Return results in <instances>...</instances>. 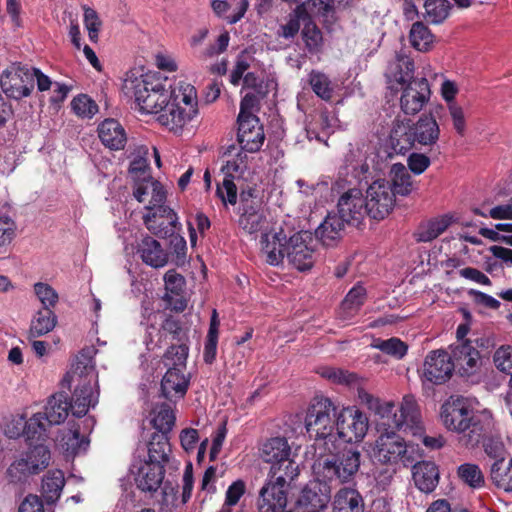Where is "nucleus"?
Segmentation results:
<instances>
[{"mask_svg": "<svg viewBox=\"0 0 512 512\" xmlns=\"http://www.w3.org/2000/svg\"><path fill=\"white\" fill-rule=\"evenodd\" d=\"M167 80L154 74L127 78L123 84L126 96L134 99L136 108L143 114H159L157 120L175 134L197 113V94L195 88L179 81L174 86Z\"/></svg>", "mask_w": 512, "mask_h": 512, "instance_id": "f257e3e1", "label": "nucleus"}, {"mask_svg": "<svg viewBox=\"0 0 512 512\" xmlns=\"http://www.w3.org/2000/svg\"><path fill=\"white\" fill-rule=\"evenodd\" d=\"M92 353V349H83L62 380L63 387L73 389L71 401H68V396L64 392L55 393L48 399L44 413L49 424H61L69 411L76 417H82L90 407L97 404L98 375Z\"/></svg>", "mask_w": 512, "mask_h": 512, "instance_id": "f03ea898", "label": "nucleus"}, {"mask_svg": "<svg viewBox=\"0 0 512 512\" xmlns=\"http://www.w3.org/2000/svg\"><path fill=\"white\" fill-rule=\"evenodd\" d=\"M440 418L449 431L459 435V443L474 448L491 433L492 417L488 413H476L468 400L460 396L449 397L441 406Z\"/></svg>", "mask_w": 512, "mask_h": 512, "instance_id": "7ed1b4c3", "label": "nucleus"}, {"mask_svg": "<svg viewBox=\"0 0 512 512\" xmlns=\"http://www.w3.org/2000/svg\"><path fill=\"white\" fill-rule=\"evenodd\" d=\"M261 458L271 464L265 483L280 482L284 488L299 475V465L291 458V447L284 437L268 439L261 448Z\"/></svg>", "mask_w": 512, "mask_h": 512, "instance_id": "20e7f679", "label": "nucleus"}, {"mask_svg": "<svg viewBox=\"0 0 512 512\" xmlns=\"http://www.w3.org/2000/svg\"><path fill=\"white\" fill-rule=\"evenodd\" d=\"M378 432L379 435L367 450L374 463L393 465L400 461L405 466L412 464L407 444L394 429H379Z\"/></svg>", "mask_w": 512, "mask_h": 512, "instance_id": "39448f33", "label": "nucleus"}, {"mask_svg": "<svg viewBox=\"0 0 512 512\" xmlns=\"http://www.w3.org/2000/svg\"><path fill=\"white\" fill-rule=\"evenodd\" d=\"M360 457V452L357 450H345L338 455L319 459L313 469L324 480L348 483L354 479L359 470Z\"/></svg>", "mask_w": 512, "mask_h": 512, "instance_id": "423d86ee", "label": "nucleus"}, {"mask_svg": "<svg viewBox=\"0 0 512 512\" xmlns=\"http://www.w3.org/2000/svg\"><path fill=\"white\" fill-rule=\"evenodd\" d=\"M401 136H406L409 145L418 144L424 147H433L437 144L440 137V127L432 115H422L412 126L407 127L403 123H397L391 131V139L395 147L399 150L406 149L401 145Z\"/></svg>", "mask_w": 512, "mask_h": 512, "instance_id": "0eeeda50", "label": "nucleus"}, {"mask_svg": "<svg viewBox=\"0 0 512 512\" xmlns=\"http://www.w3.org/2000/svg\"><path fill=\"white\" fill-rule=\"evenodd\" d=\"M336 407L329 398H314L305 417V428L311 438L333 437Z\"/></svg>", "mask_w": 512, "mask_h": 512, "instance_id": "6e6552de", "label": "nucleus"}, {"mask_svg": "<svg viewBox=\"0 0 512 512\" xmlns=\"http://www.w3.org/2000/svg\"><path fill=\"white\" fill-rule=\"evenodd\" d=\"M454 371L451 355L444 350L430 351L420 370V379L424 389L446 383Z\"/></svg>", "mask_w": 512, "mask_h": 512, "instance_id": "1a4fd4ad", "label": "nucleus"}, {"mask_svg": "<svg viewBox=\"0 0 512 512\" xmlns=\"http://www.w3.org/2000/svg\"><path fill=\"white\" fill-rule=\"evenodd\" d=\"M51 453L43 444L35 445L16 459L8 468V475L14 482L24 481L30 475L38 474L50 462Z\"/></svg>", "mask_w": 512, "mask_h": 512, "instance_id": "9d476101", "label": "nucleus"}, {"mask_svg": "<svg viewBox=\"0 0 512 512\" xmlns=\"http://www.w3.org/2000/svg\"><path fill=\"white\" fill-rule=\"evenodd\" d=\"M35 73L31 67L13 64L0 77L2 91L10 98L19 100L27 97L34 89Z\"/></svg>", "mask_w": 512, "mask_h": 512, "instance_id": "9b49d317", "label": "nucleus"}, {"mask_svg": "<svg viewBox=\"0 0 512 512\" xmlns=\"http://www.w3.org/2000/svg\"><path fill=\"white\" fill-rule=\"evenodd\" d=\"M365 201L371 218L382 220L388 216L395 206V193L390 182L385 179L372 182L366 190Z\"/></svg>", "mask_w": 512, "mask_h": 512, "instance_id": "f8f14e48", "label": "nucleus"}, {"mask_svg": "<svg viewBox=\"0 0 512 512\" xmlns=\"http://www.w3.org/2000/svg\"><path fill=\"white\" fill-rule=\"evenodd\" d=\"M313 238L307 231H301L292 235L285 245V253L288 262L299 271L312 268L315 256Z\"/></svg>", "mask_w": 512, "mask_h": 512, "instance_id": "ddd939ff", "label": "nucleus"}, {"mask_svg": "<svg viewBox=\"0 0 512 512\" xmlns=\"http://www.w3.org/2000/svg\"><path fill=\"white\" fill-rule=\"evenodd\" d=\"M337 434L346 443L358 442L368 431V418L353 408L343 409L336 420Z\"/></svg>", "mask_w": 512, "mask_h": 512, "instance_id": "4468645a", "label": "nucleus"}, {"mask_svg": "<svg viewBox=\"0 0 512 512\" xmlns=\"http://www.w3.org/2000/svg\"><path fill=\"white\" fill-rule=\"evenodd\" d=\"M338 216L345 222L358 226L366 215L368 207L362 191L358 188H350L344 192L338 200Z\"/></svg>", "mask_w": 512, "mask_h": 512, "instance_id": "2eb2a0df", "label": "nucleus"}, {"mask_svg": "<svg viewBox=\"0 0 512 512\" xmlns=\"http://www.w3.org/2000/svg\"><path fill=\"white\" fill-rule=\"evenodd\" d=\"M401 90L400 107L406 115H415L420 112L429 101L431 95L426 78L410 81Z\"/></svg>", "mask_w": 512, "mask_h": 512, "instance_id": "dca6fc26", "label": "nucleus"}, {"mask_svg": "<svg viewBox=\"0 0 512 512\" xmlns=\"http://www.w3.org/2000/svg\"><path fill=\"white\" fill-rule=\"evenodd\" d=\"M394 428L409 431L412 435H422L423 422L419 406L414 396L405 395L394 414Z\"/></svg>", "mask_w": 512, "mask_h": 512, "instance_id": "f3484780", "label": "nucleus"}, {"mask_svg": "<svg viewBox=\"0 0 512 512\" xmlns=\"http://www.w3.org/2000/svg\"><path fill=\"white\" fill-rule=\"evenodd\" d=\"M330 489L321 481L309 482L297 500L299 512H322L330 502Z\"/></svg>", "mask_w": 512, "mask_h": 512, "instance_id": "a211bd4d", "label": "nucleus"}, {"mask_svg": "<svg viewBox=\"0 0 512 512\" xmlns=\"http://www.w3.org/2000/svg\"><path fill=\"white\" fill-rule=\"evenodd\" d=\"M237 140L244 151L255 153L261 149L265 134L258 117L238 120Z\"/></svg>", "mask_w": 512, "mask_h": 512, "instance_id": "6ab92c4d", "label": "nucleus"}, {"mask_svg": "<svg viewBox=\"0 0 512 512\" xmlns=\"http://www.w3.org/2000/svg\"><path fill=\"white\" fill-rule=\"evenodd\" d=\"M287 487L282 488L280 482L265 483L259 492V512H291L286 511Z\"/></svg>", "mask_w": 512, "mask_h": 512, "instance_id": "aec40b11", "label": "nucleus"}, {"mask_svg": "<svg viewBox=\"0 0 512 512\" xmlns=\"http://www.w3.org/2000/svg\"><path fill=\"white\" fill-rule=\"evenodd\" d=\"M165 296L167 304L176 312H182L187 307L183 293L186 285L185 278L175 270H169L164 275Z\"/></svg>", "mask_w": 512, "mask_h": 512, "instance_id": "412c9836", "label": "nucleus"}, {"mask_svg": "<svg viewBox=\"0 0 512 512\" xmlns=\"http://www.w3.org/2000/svg\"><path fill=\"white\" fill-rule=\"evenodd\" d=\"M287 241L282 232L262 234L261 255L268 264L277 266L282 263L284 257H286L285 245Z\"/></svg>", "mask_w": 512, "mask_h": 512, "instance_id": "4be33fe9", "label": "nucleus"}, {"mask_svg": "<svg viewBox=\"0 0 512 512\" xmlns=\"http://www.w3.org/2000/svg\"><path fill=\"white\" fill-rule=\"evenodd\" d=\"M413 72V61L407 56L397 55L395 61L389 64L386 72L390 88L398 89L396 85L400 86V89L405 87L410 81L415 80L413 78Z\"/></svg>", "mask_w": 512, "mask_h": 512, "instance_id": "5701e85b", "label": "nucleus"}, {"mask_svg": "<svg viewBox=\"0 0 512 512\" xmlns=\"http://www.w3.org/2000/svg\"><path fill=\"white\" fill-rule=\"evenodd\" d=\"M189 378L184 370L169 367L161 381L162 395L172 400L173 398H182L188 389Z\"/></svg>", "mask_w": 512, "mask_h": 512, "instance_id": "b1692460", "label": "nucleus"}, {"mask_svg": "<svg viewBox=\"0 0 512 512\" xmlns=\"http://www.w3.org/2000/svg\"><path fill=\"white\" fill-rule=\"evenodd\" d=\"M236 158L228 160L223 166L222 171L226 177L223 179L221 185L217 186V195L222 199L224 203L234 205L237 201V188L232 178L235 175H241L247 169V167H241Z\"/></svg>", "mask_w": 512, "mask_h": 512, "instance_id": "393cba45", "label": "nucleus"}, {"mask_svg": "<svg viewBox=\"0 0 512 512\" xmlns=\"http://www.w3.org/2000/svg\"><path fill=\"white\" fill-rule=\"evenodd\" d=\"M164 466L144 461L137 468L135 482L142 491H156L162 483Z\"/></svg>", "mask_w": 512, "mask_h": 512, "instance_id": "a878e982", "label": "nucleus"}, {"mask_svg": "<svg viewBox=\"0 0 512 512\" xmlns=\"http://www.w3.org/2000/svg\"><path fill=\"white\" fill-rule=\"evenodd\" d=\"M137 253L145 264L153 268L164 267L168 262V254L151 236L141 239L137 246Z\"/></svg>", "mask_w": 512, "mask_h": 512, "instance_id": "bb28decb", "label": "nucleus"}, {"mask_svg": "<svg viewBox=\"0 0 512 512\" xmlns=\"http://www.w3.org/2000/svg\"><path fill=\"white\" fill-rule=\"evenodd\" d=\"M98 135L104 146L111 150L123 149L127 137L122 125L115 119H106L98 127Z\"/></svg>", "mask_w": 512, "mask_h": 512, "instance_id": "cd10ccee", "label": "nucleus"}, {"mask_svg": "<svg viewBox=\"0 0 512 512\" xmlns=\"http://www.w3.org/2000/svg\"><path fill=\"white\" fill-rule=\"evenodd\" d=\"M413 480L416 487L424 492H432L439 481V471L435 463L422 461L413 465Z\"/></svg>", "mask_w": 512, "mask_h": 512, "instance_id": "c85d7f7f", "label": "nucleus"}, {"mask_svg": "<svg viewBox=\"0 0 512 512\" xmlns=\"http://www.w3.org/2000/svg\"><path fill=\"white\" fill-rule=\"evenodd\" d=\"M345 222L337 214L329 213L316 229V237L324 246H334L342 237Z\"/></svg>", "mask_w": 512, "mask_h": 512, "instance_id": "c756f323", "label": "nucleus"}, {"mask_svg": "<svg viewBox=\"0 0 512 512\" xmlns=\"http://www.w3.org/2000/svg\"><path fill=\"white\" fill-rule=\"evenodd\" d=\"M366 158L364 146H351L345 155L344 165L341 167L340 174H351L354 178H360L369 171Z\"/></svg>", "mask_w": 512, "mask_h": 512, "instance_id": "7c9ffc66", "label": "nucleus"}, {"mask_svg": "<svg viewBox=\"0 0 512 512\" xmlns=\"http://www.w3.org/2000/svg\"><path fill=\"white\" fill-rule=\"evenodd\" d=\"M145 192H151V199L145 208H154L166 201V192L160 182L154 180L152 177L144 178L137 183L133 195L138 202H145Z\"/></svg>", "mask_w": 512, "mask_h": 512, "instance_id": "2f4dec72", "label": "nucleus"}, {"mask_svg": "<svg viewBox=\"0 0 512 512\" xmlns=\"http://www.w3.org/2000/svg\"><path fill=\"white\" fill-rule=\"evenodd\" d=\"M333 511L364 512V500L356 489L342 488L334 497Z\"/></svg>", "mask_w": 512, "mask_h": 512, "instance_id": "473e14b6", "label": "nucleus"}, {"mask_svg": "<svg viewBox=\"0 0 512 512\" xmlns=\"http://www.w3.org/2000/svg\"><path fill=\"white\" fill-rule=\"evenodd\" d=\"M267 224L263 212L253 205H246L239 217V226L250 235L257 234L258 232L264 233Z\"/></svg>", "mask_w": 512, "mask_h": 512, "instance_id": "72a5a7b5", "label": "nucleus"}, {"mask_svg": "<svg viewBox=\"0 0 512 512\" xmlns=\"http://www.w3.org/2000/svg\"><path fill=\"white\" fill-rule=\"evenodd\" d=\"M462 8L470 6V0H454ZM425 18L432 24L442 23L449 15L450 3L447 0H426Z\"/></svg>", "mask_w": 512, "mask_h": 512, "instance_id": "f704fd0d", "label": "nucleus"}, {"mask_svg": "<svg viewBox=\"0 0 512 512\" xmlns=\"http://www.w3.org/2000/svg\"><path fill=\"white\" fill-rule=\"evenodd\" d=\"M366 289L360 284H356L347 293L341 303L340 316L344 320H349L355 316L366 300Z\"/></svg>", "mask_w": 512, "mask_h": 512, "instance_id": "c9c22d12", "label": "nucleus"}, {"mask_svg": "<svg viewBox=\"0 0 512 512\" xmlns=\"http://www.w3.org/2000/svg\"><path fill=\"white\" fill-rule=\"evenodd\" d=\"M57 324V316L51 309L38 310L31 319L29 338H37L51 332Z\"/></svg>", "mask_w": 512, "mask_h": 512, "instance_id": "e433bc0d", "label": "nucleus"}, {"mask_svg": "<svg viewBox=\"0 0 512 512\" xmlns=\"http://www.w3.org/2000/svg\"><path fill=\"white\" fill-rule=\"evenodd\" d=\"M391 186L400 196H408L413 190V181L409 170L401 163H395L390 169Z\"/></svg>", "mask_w": 512, "mask_h": 512, "instance_id": "4c0bfd02", "label": "nucleus"}, {"mask_svg": "<svg viewBox=\"0 0 512 512\" xmlns=\"http://www.w3.org/2000/svg\"><path fill=\"white\" fill-rule=\"evenodd\" d=\"M65 485L64 473L61 470H51L42 480V493L48 503L59 499Z\"/></svg>", "mask_w": 512, "mask_h": 512, "instance_id": "58836bf2", "label": "nucleus"}, {"mask_svg": "<svg viewBox=\"0 0 512 512\" xmlns=\"http://www.w3.org/2000/svg\"><path fill=\"white\" fill-rule=\"evenodd\" d=\"M453 357L461 369L469 374L477 366L479 351L470 342L466 341L454 348Z\"/></svg>", "mask_w": 512, "mask_h": 512, "instance_id": "ea45409f", "label": "nucleus"}, {"mask_svg": "<svg viewBox=\"0 0 512 512\" xmlns=\"http://www.w3.org/2000/svg\"><path fill=\"white\" fill-rule=\"evenodd\" d=\"M170 445L168 436L165 434H153L148 443V461L163 465L168 461Z\"/></svg>", "mask_w": 512, "mask_h": 512, "instance_id": "a19ab883", "label": "nucleus"}, {"mask_svg": "<svg viewBox=\"0 0 512 512\" xmlns=\"http://www.w3.org/2000/svg\"><path fill=\"white\" fill-rule=\"evenodd\" d=\"M88 440L81 436L78 428L74 426L63 432L60 439V446L67 456H75L84 452L88 447Z\"/></svg>", "mask_w": 512, "mask_h": 512, "instance_id": "79ce46f5", "label": "nucleus"}, {"mask_svg": "<svg viewBox=\"0 0 512 512\" xmlns=\"http://www.w3.org/2000/svg\"><path fill=\"white\" fill-rule=\"evenodd\" d=\"M452 218L448 215L439 216L431 219L420 226L418 231V240L421 242H430L440 236L451 225Z\"/></svg>", "mask_w": 512, "mask_h": 512, "instance_id": "37998d69", "label": "nucleus"}, {"mask_svg": "<svg viewBox=\"0 0 512 512\" xmlns=\"http://www.w3.org/2000/svg\"><path fill=\"white\" fill-rule=\"evenodd\" d=\"M153 413L154 416L151 422L153 427L158 431L155 434L167 435L172 430L176 420L171 405L168 403H163L159 406H156Z\"/></svg>", "mask_w": 512, "mask_h": 512, "instance_id": "c03bdc74", "label": "nucleus"}, {"mask_svg": "<svg viewBox=\"0 0 512 512\" xmlns=\"http://www.w3.org/2000/svg\"><path fill=\"white\" fill-rule=\"evenodd\" d=\"M491 479L497 487L512 491V458L508 462L499 461L491 465Z\"/></svg>", "mask_w": 512, "mask_h": 512, "instance_id": "a18cd8bd", "label": "nucleus"}, {"mask_svg": "<svg viewBox=\"0 0 512 512\" xmlns=\"http://www.w3.org/2000/svg\"><path fill=\"white\" fill-rule=\"evenodd\" d=\"M27 419L25 413L11 414L5 417L1 427L3 433L10 439H17L24 435L26 437Z\"/></svg>", "mask_w": 512, "mask_h": 512, "instance_id": "49530a36", "label": "nucleus"}, {"mask_svg": "<svg viewBox=\"0 0 512 512\" xmlns=\"http://www.w3.org/2000/svg\"><path fill=\"white\" fill-rule=\"evenodd\" d=\"M371 346L396 359H402L408 351L407 344L396 337L385 340L381 338L374 339Z\"/></svg>", "mask_w": 512, "mask_h": 512, "instance_id": "de8ad7c7", "label": "nucleus"}, {"mask_svg": "<svg viewBox=\"0 0 512 512\" xmlns=\"http://www.w3.org/2000/svg\"><path fill=\"white\" fill-rule=\"evenodd\" d=\"M410 41L418 51H428L433 43V35L422 22H415L410 30Z\"/></svg>", "mask_w": 512, "mask_h": 512, "instance_id": "09e8293b", "label": "nucleus"}, {"mask_svg": "<svg viewBox=\"0 0 512 512\" xmlns=\"http://www.w3.org/2000/svg\"><path fill=\"white\" fill-rule=\"evenodd\" d=\"M459 479L473 489H479L484 486V476L478 465L464 463L457 469Z\"/></svg>", "mask_w": 512, "mask_h": 512, "instance_id": "8fccbe9b", "label": "nucleus"}, {"mask_svg": "<svg viewBox=\"0 0 512 512\" xmlns=\"http://www.w3.org/2000/svg\"><path fill=\"white\" fill-rule=\"evenodd\" d=\"M309 83L315 94L328 101L332 98L333 87L327 75L319 71H312L309 75Z\"/></svg>", "mask_w": 512, "mask_h": 512, "instance_id": "3c124183", "label": "nucleus"}, {"mask_svg": "<svg viewBox=\"0 0 512 512\" xmlns=\"http://www.w3.org/2000/svg\"><path fill=\"white\" fill-rule=\"evenodd\" d=\"M45 420V413H35L27 420L26 425V438L27 440H40L46 436L47 428L51 426Z\"/></svg>", "mask_w": 512, "mask_h": 512, "instance_id": "603ef678", "label": "nucleus"}, {"mask_svg": "<svg viewBox=\"0 0 512 512\" xmlns=\"http://www.w3.org/2000/svg\"><path fill=\"white\" fill-rule=\"evenodd\" d=\"M187 357L188 347L185 344L172 345L164 355V363L167 368L185 370Z\"/></svg>", "mask_w": 512, "mask_h": 512, "instance_id": "864d4df0", "label": "nucleus"}, {"mask_svg": "<svg viewBox=\"0 0 512 512\" xmlns=\"http://www.w3.org/2000/svg\"><path fill=\"white\" fill-rule=\"evenodd\" d=\"M153 217V215L143 216V222L151 233L159 237H167L174 234L178 224H170V219H158Z\"/></svg>", "mask_w": 512, "mask_h": 512, "instance_id": "5fc2aeb1", "label": "nucleus"}, {"mask_svg": "<svg viewBox=\"0 0 512 512\" xmlns=\"http://www.w3.org/2000/svg\"><path fill=\"white\" fill-rule=\"evenodd\" d=\"M71 107L74 113L82 118H91L98 111L97 104L87 95L75 97L71 102Z\"/></svg>", "mask_w": 512, "mask_h": 512, "instance_id": "6e6d98bb", "label": "nucleus"}, {"mask_svg": "<svg viewBox=\"0 0 512 512\" xmlns=\"http://www.w3.org/2000/svg\"><path fill=\"white\" fill-rule=\"evenodd\" d=\"M34 292L43 306L42 309L52 310L58 302V293L47 283H35Z\"/></svg>", "mask_w": 512, "mask_h": 512, "instance_id": "4d7b16f0", "label": "nucleus"}, {"mask_svg": "<svg viewBox=\"0 0 512 512\" xmlns=\"http://www.w3.org/2000/svg\"><path fill=\"white\" fill-rule=\"evenodd\" d=\"M84 11V25L88 32V37L91 42L96 43L99 38V31L102 26V22L98 16V13L88 7L83 6Z\"/></svg>", "mask_w": 512, "mask_h": 512, "instance_id": "13d9d810", "label": "nucleus"}, {"mask_svg": "<svg viewBox=\"0 0 512 512\" xmlns=\"http://www.w3.org/2000/svg\"><path fill=\"white\" fill-rule=\"evenodd\" d=\"M302 36L309 51L316 52L319 50L322 44V33L314 23L309 22L305 24Z\"/></svg>", "mask_w": 512, "mask_h": 512, "instance_id": "bf43d9fd", "label": "nucleus"}, {"mask_svg": "<svg viewBox=\"0 0 512 512\" xmlns=\"http://www.w3.org/2000/svg\"><path fill=\"white\" fill-rule=\"evenodd\" d=\"M260 97L255 92H248L242 98L240 103V112L237 120L248 119V117H257L254 112L258 110Z\"/></svg>", "mask_w": 512, "mask_h": 512, "instance_id": "052dcab7", "label": "nucleus"}, {"mask_svg": "<svg viewBox=\"0 0 512 512\" xmlns=\"http://www.w3.org/2000/svg\"><path fill=\"white\" fill-rule=\"evenodd\" d=\"M493 361L498 370L511 374L512 373V347L502 346L498 348L493 356Z\"/></svg>", "mask_w": 512, "mask_h": 512, "instance_id": "680f3d73", "label": "nucleus"}, {"mask_svg": "<svg viewBox=\"0 0 512 512\" xmlns=\"http://www.w3.org/2000/svg\"><path fill=\"white\" fill-rule=\"evenodd\" d=\"M245 491L246 484L243 480L238 479L234 481L226 491L225 502L222 508L231 509L232 506H235L239 502Z\"/></svg>", "mask_w": 512, "mask_h": 512, "instance_id": "e2e57ef3", "label": "nucleus"}, {"mask_svg": "<svg viewBox=\"0 0 512 512\" xmlns=\"http://www.w3.org/2000/svg\"><path fill=\"white\" fill-rule=\"evenodd\" d=\"M485 453L492 459L494 462L505 461L507 457V451L504 443L498 438H489L484 443Z\"/></svg>", "mask_w": 512, "mask_h": 512, "instance_id": "0e129e2a", "label": "nucleus"}, {"mask_svg": "<svg viewBox=\"0 0 512 512\" xmlns=\"http://www.w3.org/2000/svg\"><path fill=\"white\" fill-rule=\"evenodd\" d=\"M448 111L453 122V127L457 134L463 136L466 131V120L463 108L456 102L448 104Z\"/></svg>", "mask_w": 512, "mask_h": 512, "instance_id": "69168bd1", "label": "nucleus"}, {"mask_svg": "<svg viewBox=\"0 0 512 512\" xmlns=\"http://www.w3.org/2000/svg\"><path fill=\"white\" fill-rule=\"evenodd\" d=\"M373 412L382 419L381 425L394 428V414L397 413V409H395V404L392 401L380 400Z\"/></svg>", "mask_w": 512, "mask_h": 512, "instance_id": "338daca9", "label": "nucleus"}, {"mask_svg": "<svg viewBox=\"0 0 512 512\" xmlns=\"http://www.w3.org/2000/svg\"><path fill=\"white\" fill-rule=\"evenodd\" d=\"M16 229V223L11 217H0V246L8 244L14 239Z\"/></svg>", "mask_w": 512, "mask_h": 512, "instance_id": "774afa93", "label": "nucleus"}]
</instances>
